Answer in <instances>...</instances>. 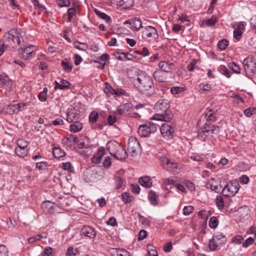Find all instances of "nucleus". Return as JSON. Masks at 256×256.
Returning <instances> with one entry per match:
<instances>
[{
  "label": "nucleus",
  "instance_id": "79ce46f5",
  "mask_svg": "<svg viewBox=\"0 0 256 256\" xmlns=\"http://www.w3.org/2000/svg\"><path fill=\"white\" fill-rule=\"evenodd\" d=\"M228 42L225 39L220 40L218 44V48L221 50H225L228 46Z\"/></svg>",
  "mask_w": 256,
  "mask_h": 256
},
{
  "label": "nucleus",
  "instance_id": "774afa93",
  "mask_svg": "<svg viewBox=\"0 0 256 256\" xmlns=\"http://www.w3.org/2000/svg\"><path fill=\"white\" fill-rule=\"evenodd\" d=\"M106 224L108 225L114 226H116L118 224V223L116 222V218H114V217H110L106 222Z\"/></svg>",
  "mask_w": 256,
  "mask_h": 256
},
{
  "label": "nucleus",
  "instance_id": "3c124183",
  "mask_svg": "<svg viewBox=\"0 0 256 256\" xmlns=\"http://www.w3.org/2000/svg\"><path fill=\"white\" fill-rule=\"evenodd\" d=\"M123 200L126 202L128 203L132 202V196L128 192H124L122 194Z\"/></svg>",
  "mask_w": 256,
  "mask_h": 256
},
{
  "label": "nucleus",
  "instance_id": "f03ea898",
  "mask_svg": "<svg viewBox=\"0 0 256 256\" xmlns=\"http://www.w3.org/2000/svg\"><path fill=\"white\" fill-rule=\"evenodd\" d=\"M133 82L138 90L145 94L151 95L154 92L153 81L148 76L139 74L134 80Z\"/></svg>",
  "mask_w": 256,
  "mask_h": 256
},
{
  "label": "nucleus",
  "instance_id": "0eeeda50",
  "mask_svg": "<svg viewBox=\"0 0 256 256\" xmlns=\"http://www.w3.org/2000/svg\"><path fill=\"white\" fill-rule=\"evenodd\" d=\"M238 190L239 184L236 182H232L222 187V190L224 196L229 197L234 196Z\"/></svg>",
  "mask_w": 256,
  "mask_h": 256
},
{
  "label": "nucleus",
  "instance_id": "c756f323",
  "mask_svg": "<svg viewBox=\"0 0 256 256\" xmlns=\"http://www.w3.org/2000/svg\"><path fill=\"white\" fill-rule=\"evenodd\" d=\"M132 24L133 25L134 28L136 30H138L140 29V28H142V22L141 20L139 18H134L132 19Z\"/></svg>",
  "mask_w": 256,
  "mask_h": 256
},
{
  "label": "nucleus",
  "instance_id": "9b49d317",
  "mask_svg": "<svg viewBox=\"0 0 256 256\" xmlns=\"http://www.w3.org/2000/svg\"><path fill=\"white\" fill-rule=\"evenodd\" d=\"M128 150L132 155L134 154L140 150V144L136 138L131 136L129 138Z\"/></svg>",
  "mask_w": 256,
  "mask_h": 256
},
{
  "label": "nucleus",
  "instance_id": "e2e57ef3",
  "mask_svg": "<svg viewBox=\"0 0 256 256\" xmlns=\"http://www.w3.org/2000/svg\"><path fill=\"white\" fill-rule=\"evenodd\" d=\"M8 250L4 245H0V256H7Z\"/></svg>",
  "mask_w": 256,
  "mask_h": 256
},
{
  "label": "nucleus",
  "instance_id": "de8ad7c7",
  "mask_svg": "<svg viewBox=\"0 0 256 256\" xmlns=\"http://www.w3.org/2000/svg\"><path fill=\"white\" fill-rule=\"evenodd\" d=\"M218 20L216 16H212V17L206 20L205 24L208 26H214L217 22Z\"/></svg>",
  "mask_w": 256,
  "mask_h": 256
},
{
  "label": "nucleus",
  "instance_id": "f704fd0d",
  "mask_svg": "<svg viewBox=\"0 0 256 256\" xmlns=\"http://www.w3.org/2000/svg\"><path fill=\"white\" fill-rule=\"evenodd\" d=\"M199 90L200 92L203 91H210L212 89V86L208 83H202L198 85Z\"/></svg>",
  "mask_w": 256,
  "mask_h": 256
},
{
  "label": "nucleus",
  "instance_id": "09e8293b",
  "mask_svg": "<svg viewBox=\"0 0 256 256\" xmlns=\"http://www.w3.org/2000/svg\"><path fill=\"white\" fill-rule=\"evenodd\" d=\"M47 166V162H38L36 165V168L40 170H46Z\"/></svg>",
  "mask_w": 256,
  "mask_h": 256
},
{
  "label": "nucleus",
  "instance_id": "58836bf2",
  "mask_svg": "<svg viewBox=\"0 0 256 256\" xmlns=\"http://www.w3.org/2000/svg\"><path fill=\"white\" fill-rule=\"evenodd\" d=\"M17 148H22L24 150H26V148L28 145V143L26 141L23 139H20L17 140Z\"/></svg>",
  "mask_w": 256,
  "mask_h": 256
},
{
  "label": "nucleus",
  "instance_id": "423d86ee",
  "mask_svg": "<svg viewBox=\"0 0 256 256\" xmlns=\"http://www.w3.org/2000/svg\"><path fill=\"white\" fill-rule=\"evenodd\" d=\"M157 129L158 127L156 124L152 122H149L144 124L140 126L138 129V132L140 136L146 137L150 134L156 132Z\"/></svg>",
  "mask_w": 256,
  "mask_h": 256
},
{
  "label": "nucleus",
  "instance_id": "6e6d98bb",
  "mask_svg": "<svg viewBox=\"0 0 256 256\" xmlns=\"http://www.w3.org/2000/svg\"><path fill=\"white\" fill-rule=\"evenodd\" d=\"M254 241H255L254 238L252 237H249L243 242L242 246L244 248H247L249 246L252 244Z\"/></svg>",
  "mask_w": 256,
  "mask_h": 256
},
{
  "label": "nucleus",
  "instance_id": "2f4dec72",
  "mask_svg": "<svg viewBox=\"0 0 256 256\" xmlns=\"http://www.w3.org/2000/svg\"><path fill=\"white\" fill-rule=\"evenodd\" d=\"M216 203L218 208L220 210L224 208V204L222 196H217L216 200Z\"/></svg>",
  "mask_w": 256,
  "mask_h": 256
},
{
  "label": "nucleus",
  "instance_id": "dca6fc26",
  "mask_svg": "<svg viewBox=\"0 0 256 256\" xmlns=\"http://www.w3.org/2000/svg\"><path fill=\"white\" fill-rule=\"evenodd\" d=\"M4 42L7 46H12L15 44L14 30H11L6 33L4 36Z\"/></svg>",
  "mask_w": 256,
  "mask_h": 256
},
{
  "label": "nucleus",
  "instance_id": "aec40b11",
  "mask_svg": "<svg viewBox=\"0 0 256 256\" xmlns=\"http://www.w3.org/2000/svg\"><path fill=\"white\" fill-rule=\"evenodd\" d=\"M128 154L125 149L122 148L121 146L117 150L116 152L114 154L113 156L117 160H122L127 158Z\"/></svg>",
  "mask_w": 256,
  "mask_h": 256
},
{
  "label": "nucleus",
  "instance_id": "473e14b6",
  "mask_svg": "<svg viewBox=\"0 0 256 256\" xmlns=\"http://www.w3.org/2000/svg\"><path fill=\"white\" fill-rule=\"evenodd\" d=\"M110 56L108 54H104L101 56L100 60V68L102 69L104 68L106 61L108 59Z\"/></svg>",
  "mask_w": 256,
  "mask_h": 256
},
{
  "label": "nucleus",
  "instance_id": "c9c22d12",
  "mask_svg": "<svg viewBox=\"0 0 256 256\" xmlns=\"http://www.w3.org/2000/svg\"><path fill=\"white\" fill-rule=\"evenodd\" d=\"M228 68L236 74H240V66L235 62H232L228 64Z\"/></svg>",
  "mask_w": 256,
  "mask_h": 256
},
{
  "label": "nucleus",
  "instance_id": "412c9836",
  "mask_svg": "<svg viewBox=\"0 0 256 256\" xmlns=\"http://www.w3.org/2000/svg\"><path fill=\"white\" fill-rule=\"evenodd\" d=\"M104 154V150L102 148H98L96 154L92 157V162L95 164L100 163Z\"/></svg>",
  "mask_w": 256,
  "mask_h": 256
},
{
  "label": "nucleus",
  "instance_id": "13d9d810",
  "mask_svg": "<svg viewBox=\"0 0 256 256\" xmlns=\"http://www.w3.org/2000/svg\"><path fill=\"white\" fill-rule=\"evenodd\" d=\"M62 168L64 170H68L72 172L73 170V167L69 162H64L62 163Z\"/></svg>",
  "mask_w": 256,
  "mask_h": 256
},
{
  "label": "nucleus",
  "instance_id": "a211bd4d",
  "mask_svg": "<svg viewBox=\"0 0 256 256\" xmlns=\"http://www.w3.org/2000/svg\"><path fill=\"white\" fill-rule=\"evenodd\" d=\"M12 84V82L6 74H0V88H10Z\"/></svg>",
  "mask_w": 256,
  "mask_h": 256
},
{
  "label": "nucleus",
  "instance_id": "37998d69",
  "mask_svg": "<svg viewBox=\"0 0 256 256\" xmlns=\"http://www.w3.org/2000/svg\"><path fill=\"white\" fill-rule=\"evenodd\" d=\"M98 118V113L94 111L91 112L89 115V120L90 122L92 123L96 122L97 121Z\"/></svg>",
  "mask_w": 256,
  "mask_h": 256
},
{
  "label": "nucleus",
  "instance_id": "cd10ccee",
  "mask_svg": "<svg viewBox=\"0 0 256 256\" xmlns=\"http://www.w3.org/2000/svg\"><path fill=\"white\" fill-rule=\"evenodd\" d=\"M53 154L56 158H60L64 156L65 152L60 148H54Z\"/></svg>",
  "mask_w": 256,
  "mask_h": 256
},
{
  "label": "nucleus",
  "instance_id": "864d4df0",
  "mask_svg": "<svg viewBox=\"0 0 256 256\" xmlns=\"http://www.w3.org/2000/svg\"><path fill=\"white\" fill-rule=\"evenodd\" d=\"M184 90L183 87L174 86L172 87L170 90L171 92L174 94H178Z\"/></svg>",
  "mask_w": 256,
  "mask_h": 256
},
{
  "label": "nucleus",
  "instance_id": "9d476101",
  "mask_svg": "<svg viewBox=\"0 0 256 256\" xmlns=\"http://www.w3.org/2000/svg\"><path fill=\"white\" fill-rule=\"evenodd\" d=\"M222 180L216 177L210 178L206 184V187L210 188L216 192L218 193L222 191L223 186L221 184Z\"/></svg>",
  "mask_w": 256,
  "mask_h": 256
},
{
  "label": "nucleus",
  "instance_id": "f3484780",
  "mask_svg": "<svg viewBox=\"0 0 256 256\" xmlns=\"http://www.w3.org/2000/svg\"><path fill=\"white\" fill-rule=\"evenodd\" d=\"M66 116V120L70 123L78 122L80 118L79 114L72 110L67 111Z\"/></svg>",
  "mask_w": 256,
  "mask_h": 256
},
{
  "label": "nucleus",
  "instance_id": "f8f14e48",
  "mask_svg": "<svg viewBox=\"0 0 256 256\" xmlns=\"http://www.w3.org/2000/svg\"><path fill=\"white\" fill-rule=\"evenodd\" d=\"M160 132L162 136L167 138H172V134L174 132V128L168 124H163L160 128Z\"/></svg>",
  "mask_w": 256,
  "mask_h": 256
},
{
  "label": "nucleus",
  "instance_id": "e433bc0d",
  "mask_svg": "<svg viewBox=\"0 0 256 256\" xmlns=\"http://www.w3.org/2000/svg\"><path fill=\"white\" fill-rule=\"evenodd\" d=\"M94 12L100 18L105 20L106 22H108L110 20V17L105 13L102 12L98 10H95Z\"/></svg>",
  "mask_w": 256,
  "mask_h": 256
},
{
  "label": "nucleus",
  "instance_id": "49530a36",
  "mask_svg": "<svg viewBox=\"0 0 256 256\" xmlns=\"http://www.w3.org/2000/svg\"><path fill=\"white\" fill-rule=\"evenodd\" d=\"M16 153L20 157L24 158L28 154L27 150H24L19 148H16Z\"/></svg>",
  "mask_w": 256,
  "mask_h": 256
},
{
  "label": "nucleus",
  "instance_id": "052dcab7",
  "mask_svg": "<svg viewBox=\"0 0 256 256\" xmlns=\"http://www.w3.org/2000/svg\"><path fill=\"white\" fill-rule=\"evenodd\" d=\"M77 250H74L72 247H69L66 252L67 256H76L77 254Z\"/></svg>",
  "mask_w": 256,
  "mask_h": 256
},
{
  "label": "nucleus",
  "instance_id": "6e6552de",
  "mask_svg": "<svg viewBox=\"0 0 256 256\" xmlns=\"http://www.w3.org/2000/svg\"><path fill=\"white\" fill-rule=\"evenodd\" d=\"M34 51L35 48L33 45L21 48L18 50L20 58L25 60H31L34 56Z\"/></svg>",
  "mask_w": 256,
  "mask_h": 256
},
{
  "label": "nucleus",
  "instance_id": "393cba45",
  "mask_svg": "<svg viewBox=\"0 0 256 256\" xmlns=\"http://www.w3.org/2000/svg\"><path fill=\"white\" fill-rule=\"evenodd\" d=\"M173 66L172 63H170L165 61H161L158 64L159 68L162 70V72H168L172 68Z\"/></svg>",
  "mask_w": 256,
  "mask_h": 256
},
{
  "label": "nucleus",
  "instance_id": "4be33fe9",
  "mask_svg": "<svg viewBox=\"0 0 256 256\" xmlns=\"http://www.w3.org/2000/svg\"><path fill=\"white\" fill-rule=\"evenodd\" d=\"M138 182L140 184L146 188H150L152 186V180L148 176H144L139 178Z\"/></svg>",
  "mask_w": 256,
  "mask_h": 256
},
{
  "label": "nucleus",
  "instance_id": "bf43d9fd",
  "mask_svg": "<svg viewBox=\"0 0 256 256\" xmlns=\"http://www.w3.org/2000/svg\"><path fill=\"white\" fill-rule=\"evenodd\" d=\"M68 22H70L72 18L76 14V10L74 8H70L68 10Z\"/></svg>",
  "mask_w": 256,
  "mask_h": 256
},
{
  "label": "nucleus",
  "instance_id": "4d7b16f0",
  "mask_svg": "<svg viewBox=\"0 0 256 256\" xmlns=\"http://www.w3.org/2000/svg\"><path fill=\"white\" fill-rule=\"evenodd\" d=\"M64 124V122L62 118L59 117L53 120L50 126H61Z\"/></svg>",
  "mask_w": 256,
  "mask_h": 256
},
{
  "label": "nucleus",
  "instance_id": "338daca9",
  "mask_svg": "<svg viewBox=\"0 0 256 256\" xmlns=\"http://www.w3.org/2000/svg\"><path fill=\"white\" fill-rule=\"evenodd\" d=\"M112 165L111 160L110 157H106L103 162V166L106 168H110Z\"/></svg>",
  "mask_w": 256,
  "mask_h": 256
},
{
  "label": "nucleus",
  "instance_id": "7c9ffc66",
  "mask_svg": "<svg viewBox=\"0 0 256 256\" xmlns=\"http://www.w3.org/2000/svg\"><path fill=\"white\" fill-rule=\"evenodd\" d=\"M157 198L158 196L156 194L155 192L151 190L148 195V198L152 205L155 206L158 204Z\"/></svg>",
  "mask_w": 256,
  "mask_h": 256
},
{
  "label": "nucleus",
  "instance_id": "4c0bfd02",
  "mask_svg": "<svg viewBox=\"0 0 256 256\" xmlns=\"http://www.w3.org/2000/svg\"><path fill=\"white\" fill-rule=\"evenodd\" d=\"M62 66L64 70L65 71L67 72H70L72 71V66L70 64V62H69L66 60H62Z\"/></svg>",
  "mask_w": 256,
  "mask_h": 256
},
{
  "label": "nucleus",
  "instance_id": "5701e85b",
  "mask_svg": "<svg viewBox=\"0 0 256 256\" xmlns=\"http://www.w3.org/2000/svg\"><path fill=\"white\" fill-rule=\"evenodd\" d=\"M110 253L113 256H130L127 250L122 248H112Z\"/></svg>",
  "mask_w": 256,
  "mask_h": 256
},
{
  "label": "nucleus",
  "instance_id": "a19ab883",
  "mask_svg": "<svg viewBox=\"0 0 256 256\" xmlns=\"http://www.w3.org/2000/svg\"><path fill=\"white\" fill-rule=\"evenodd\" d=\"M6 112L9 114H12L14 113H17L16 112L15 104L7 106L6 108Z\"/></svg>",
  "mask_w": 256,
  "mask_h": 256
},
{
  "label": "nucleus",
  "instance_id": "1a4fd4ad",
  "mask_svg": "<svg viewBox=\"0 0 256 256\" xmlns=\"http://www.w3.org/2000/svg\"><path fill=\"white\" fill-rule=\"evenodd\" d=\"M243 66L246 74L247 75L252 76L256 71V64L252 57L246 58L243 62Z\"/></svg>",
  "mask_w": 256,
  "mask_h": 256
},
{
  "label": "nucleus",
  "instance_id": "0e129e2a",
  "mask_svg": "<svg viewBox=\"0 0 256 256\" xmlns=\"http://www.w3.org/2000/svg\"><path fill=\"white\" fill-rule=\"evenodd\" d=\"M185 185L188 189L190 191L193 192L195 190L194 184L190 181L186 180L185 182Z\"/></svg>",
  "mask_w": 256,
  "mask_h": 256
},
{
  "label": "nucleus",
  "instance_id": "bb28decb",
  "mask_svg": "<svg viewBox=\"0 0 256 256\" xmlns=\"http://www.w3.org/2000/svg\"><path fill=\"white\" fill-rule=\"evenodd\" d=\"M82 124L79 121L73 122V124L70 126V130L72 132H76L80 131L82 128Z\"/></svg>",
  "mask_w": 256,
  "mask_h": 256
},
{
  "label": "nucleus",
  "instance_id": "c85d7f7f",
  "mask_svg": "<svg viewBox=\"0 0 256 256\" xmlns=\"http://www.w3.org/2000/svg\"><path fill=\"white\" fill-rule=\"evenodd\" d=\"M219 221L216 216H212L210 218L208 225L211 228L216 229L218 224Z\"/></svg>",
  "mask_w": 256,
  "mask_h": 256
},
{
  "label": "nucleus",
  "instance_id": "a18cd8bd",
  "mask_svg": "<svg viewBox=\"0 0 256 256\" xmlns=\"http://www.w3.org/2000/svg\"><path fill=\"white\" fill-rule=\"evenodd\" d=\"M54 252L53 248L50 246H47L44 250L42 254V256H50Z\"/></svg>",
  "mask_w": 256,
  "mask_h": 256
},
{
  "label": "nucleus",
  "instance_id": "72a5a7b5",
  "mask_svg": "<svg viewBox=\"0 0 256 256\" xmlns=\"http://www.w3.org/2000/svg\"><path fill=\"white\" fill-rule=\"evenodd\" d=\"M218 71L225 76L226 77L229 78L231 76L230 72L224 66H220L218 68Z\"/></svg>",
  "mask_w": 256,
  "mask_h": 256
},
{
  "label": "nucleus",
  "instance_id": "8fccbe9b",
  "mask_svg": "<svg viewBox=\"0 0 256 256\" xmlns=\"http://www.w3.org/2000/svg\"><path fill=\"white\" fill-rule=\"evenodd\" d=\"M163 183L166 185H172L174 186L176 184V181L172 178H164L162 180Z\"/></svg>",
  "mask_w": 256,
  "mask_h": 256
},
{
  "label": "nucleus",
  "instance_id": "680f3d73",
  "mask_svg": "<svg viewBox=\"0 0 256 256\" xmlns=\"http://www.w3.org/2000/svg\"><path fill=\"white\" fill-rule=\"evenodd\" d=\"M60 82L62 86V90H66L70 86V83L66 80L62 79L60 80Z\"/></svg>",
  "mask_w": 256,
  "mask_h": 256
},
{
  "label": "nucleus",
  "instance_id": "f257e3e1",
  "mask_svg": "<svg viewBox=\"0 0 256 256\" xmlns=\"http://www.w3.org/2000/svg\"><path fill=\"white\" fill-rule=\"evenodd\" d=\"M170 108V105L168 100H158L154 106V110L157 114H155L152 119L166 122H170L174 118V114Z\"/></svg>",
  "mask_w": 256,
  "mask_h": 256
},
{
  "label": "nucleus",
  "instance_id": "5fc2aeb1",
  "mask_svg": "<svg viewBox=\"0 0 256 256\" xmlns=\"http://www.w3.org/2000/svg\"><path fill=\"white\" fill-rule=\"evenodd\" d=\"M56 2L60 7L69 6L70 5L69 0H56Z\"/></svg>",
  "mask_w": 256,
  "mask_h": 256
},
{
  "label": "nucleus",
  "instance_id": "c03bdc74",
  "mask_svg": "<svg viewBox=\"0 0 256 256\" xmlns=\"http://www.w3.org/2000/svg\"><path fill=\"white\" fill-rule=\"evenodd\" d=\"M194 210V208L192 206H185L182 210L183 214L185 216H188L192 214Z\"/></svg>",
  "mask_w": 256,
  "mask_h": 256
},
{
  "label": "nucleus",
  "instance_id": "a878e982",
  "mask_svg": "<svg viewBox=\"0 0 256 256\" xmlns=\"http://www.w3.org/2000/svg\"><path fill=\"white\" fill-rule=\"evenodd\" d=\"M133 3V0H120L118 6L120 8L127 9L132 6Z\"/></svg>",
  "mask_w": 256,
  "mask_h": 256
},
{
  "label": "nucleus",
  "instance_id": "6ab92c4d",
  "mask_svg": "<svg viewBox=\"0 0 256 256\" xmlns=\"http://www.w3.org/2000/svg\"><path fill=\"white\" fill-rule=\"evenodd\" d=\"M120 146L116 141H110L106 144L108 150L112 156H114Z\"/></svg>",
  "mask_w": 256,
  "mask_h": 256
},
{
  "label": "nucleus",
  "instance_id": "ea45409f",
  "mask_svg": "<svg viewBox=\"0 0 256 256\" xmlns=\"http://www.w3.org/2000/svg\"><path fill=\"white\" fill-rule=\"evenodd\" d=\"M104 91L106 94H118L116 90L114 89L108 84L107 83L106 84V87L104 89Z\"/></svg>",
  "mask_w": 256,
  "mask_h": 256
},
{
  "label": "nucleus",
  "instance_id": "603ef678",
  "mask_svg": "<svg viewBox=\"0 0 256 256\" xmlns=\"http://www.w3.org/2000/svg\"><path fill=\"white\" fill-rule=\"evenodd\" d=\"M114 182L117 189L120 188L124 183L122 179L120 176H116L114 178Z\"/></svg>",
  "mask_w": 256,
  "mask_h": 256
},
{
  "label": "nucleus",
  "instance_id": "7ed1b4c3",
  "mask_svg": "<svg viewBox=\"0 0 256 256\" xmlns=\"http://www.w3.org/2000/svg\"><path fill=\"white\" fill-rule=\"evenodd\" d=\"M220 132V128L211 124H206L202 126L198 131V136L202 140L212 136V134H217Z\"/></svg>",
  "mask_w": 256,
  "mask_h": 256
},
{
  "label": "nucleus",
  "instance_id": "4468645a",
  "mask_svg": "<svg viewBox=\"0 0 256 256\" xmlns=\"http://www.w3.org/2000/svg\"><path fill=\"white\" fill-rule=\"evenodd\" d=\"M15 44L18 46L24 45L26 41V35L24 32L20 30H14Z\"/></svg>",
  "mask_w": 256,
  "mask_h": 256
},
{
  "label": "nucleus",
  "instance_id": "ddd939ff",
  "mask_svg": "<svg viewBox=\"0 0 256 256\" xmlns=\"http://www.w3.org/2000/svg\"><path fill=\"white\" fill-rule=\"evenodd\" d=\"M143 34L148 40L156 39L158 36L156 30L154 27L151 26H146L145 30L143 31Z\"/></svg>",
  "mask_w": 256,
  "mask_h": 256
},
{
  "label": "nucleus",
  "instance_id": "39448f33",
  "mask_svg": "<svg viewBox=\"0 0 256 256\" xmlns=\"http://www.w3.org/2000/svg\"><path fill=\"white\" fill-rule=\"evenodd\" d=\"M161 164L166 170L173 174H178L181 170L180 165L174 161H171L166 156L161 158Z\"/></svg>",
  "mask_w": 256,
  "mask_h": 256
},
{
  "label": "nucleus",
  "instance_id": "b1692460",
  "mask_svg": "<svg viewBox=\"0 0 256 256\" xmlns=\"http://www.w3.org/2000/svg\"><path fill=\"white\" fill-rule=\"evenodd\" d=\"M154 78L158 82H164L166 79V76L164 72L160 70H156L153 74Z\"/></svg>",
  "mask_w": 256,
  "mask_h": 256
},
{
  "label": "nucleus",
  "instance_id": "2eb2a0df",
  "mask_svg": "<svg viewBox=\"0 0 256 256\" xmlns=\"http://www.w3.org/2000/svg\"><path fill=\"white\" fill-rule=\"evenodd\" d=\"M81 234L92 238H95L96 232L94 228L88 226H84L81 230Z\"/></svg>",
  "mask_w": 256,
  "mask_h": 256
},
{
  "label": "nucleus",
  "instance_id": "69168bd1",
  "mask_svg": "<svg viewBox=\"0 0 256 256\" xmlns=\"http://www.w3.org/2000/svg\"><path fill=\"white\" fill-rule=\"evenodd\" d=\"M196 61L195 60H193L192 61L188 64L187 68L189 71L192 72L196 68Z\"/></svg>",
  "mask_w": 256,
  "mask_h": 256
},
{
  "label": "nucleus",
  "instance_id": "20e7f679",
  "mask_svg": "<svg viewBox=\"0 0 256 256\" xmlns=\"http://www.w3.org/2000/svg\"><path fill=\"white\" fill-rule=\"evenodd\" d=\"M226 242V238L225 235L218 232L214 234L212 238L210 240L208 246L211 250L215 251L218 250L221 245L225 244Z\"/></svg>",
  "mask_w": 256,
  "mask_h": 256
}]
</instances>
